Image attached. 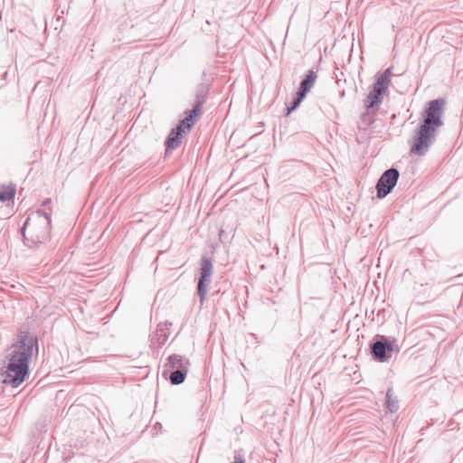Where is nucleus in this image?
<instances>
[{"label": "nucleus", "instance_id": "obj_1", "mask_svg": "<svg viewBox=\"0 0 463 463\" xmlns=\"http://www.w3.org/2000/svg\"><path fill=\"white\" fill-rule=\"evenodd\" d=\"M38 336L27 331H20L17 340L5 356V370L2 383L14 388L20 386L29 378L30 362L33 354H38Z\"/></svg>", "mask_w": 463, "mask_h": 463}, {"label": "nucleus", "instance_id": "obj_2", "mask_svg": "<svg viewBox=\"0 0 463 463\" xmlns=\"http://www.w3.org/2000/svg\"><path fill=\"white\" fill-rule=\"evenodd\" d=\"M446 101L436 99L429 101L421 114L422 120L413 136L411 153L424 156L434 142L439 128L443 125L442 116Z\"/></svg>", "mask_w": 463, "mask_h": 463}, {"label": "nucleus", "instance_id": "obj_3", "mask_svg": "<svg viewBox=\"0 0 463 463\" xmlns=\"http://www.w3.org/2000/svg\"><path fill=\"white\" fill-rule=\"evenodd\" d=\"M36 216L38 220L37 223L33 224L34 238L33 237L32 239H29L25 235V230L30 225L31 218L26 219L21 229L24 244L30 248L33 247V245L43 243L50 237L52 225L51 215L43 211L39 210L36 212Z\"/></svg>", "mask_w": 463, "mask_h": 463}, {"label": "nucleus", "instance_id": "obj_4", "mask_svg": "<svg viewBox=\"0 0 463 463\" xmlns=\"http://www.w3.org/2000/svg\"><path fill=\"white\" fill-rule=\"evenodd\" d=\"M189 364L185 356L173 354L167 357L162 375L173 385L181 384L186 378Z\"/></svg>", "mask_w": 463, "mask_h": 463}, {"label": "nucleus", "instance_id": "obj_5", "mask_svg": "<svg viewBox=\"0 0 463 463\" xmlns=\"http://www.w3.org/2000/svg\"><path fill=\"white\" fill-rule=\"evenodd\" d=\"M392 70V67H389L383 73L376 75L375 81L364 100L366 109H374L382 104L383 95L391 83Z\"/></svg>", "mask_w": 463, "mask_h": 463}, {"label": "nucleus", "instance_id": "obj_6", "mask_svg": "<svg viewBox=\"0 0 463 463\" xmlns=\"http://www.w3.org/2000/svg\"><path fill=\"white\" fill-rule=\"evenodd\" d=\"M371 355L378 363L388 362L394 352L399 353V347L394 338L376 335L370 343Z\"/></svg>", "mask_w": 463, "mask_h": 463}, {"label": "nucleus", "instance_id": "obj_7", "mask_svg": "<svg viewBox=\"0 0 463 463\" xmlns=\"http://www.w3.org/2000/svg\"><path fill=\"white\" fill-rule=\"evenodd\" d=\"M213 266L212 260L206 256H203L200 260L199 277L197 279L196 294L200 298L201 305L206 299L208 288L212 282Z\"/></svg>", "mask_w": 463, "mask_h": 463}, {"label": "nucleus", "instance_id": "obj_8", "mask_svg": "<svg viewBox=\"0 0 463 463\" xmlns=\"http://www.w3.org/2000/svg\"><path fill=\"white\" fill-rule=\"evenodd\" d=\"M399 176L400 173L398 169L394 167L384 171L376 184L377 198L383 199L386 197L395 187Z\"/></svg>", "mask_w": 463, "mask_h": 463}, {"label": "nucleus", "instance_id": "obj_9", "mask_svg": "<svg viewBox=\"0 0 463 463\" xmlns=\"http://www.w3.org/2000/svg\"><path fill=\"white\" fill-rule=\"evenodd\" d=\"M185 136V131H182L176 127L173 128L165 140V156L178 148L182 143V138Z\"/></svg>", "mask_w": 463, "mask_h": 463}, {"label": "nucleus", "instance_id": "obj_10", "mask_svg": "<svg viewBox=\"0 0 463 463\" xmlns=\"http://www.w3.org/2000/svg\"><path fill=\"white\" fill-rule=\"evenodd\" d=\"M201 113L202 112L198 109L194 111V108L185 110L184 118L181 119L175 127L179 128V129L182 131H185V134L187 135L194 126L197 118L201 115Z\"/></svg>", "mask_w": 463, "mask_h": 463}, {"label": "nucleus", "instance_id": "obj_11", "mask_svg": "<svg viewBox=\"0 0 463 463\" xmlns=\"http://www.w3.org/2000/svg\"><path fill=\"white\" fill-rule=\"evenodd\" d=\"M172 323L169 321L161 322L157 325L155 335L152 337L153 344L159 347L165 344L170 335V327Z\"/></svg>", "mask_w": 463, "mask_h": 463}, {"label": "nucleus", "instance_id": "obj_12", "mask_svg": "<svg viewBox=\"0 0 463 463\" xmlns=\"http://www.w3.org/2000/svg\"><path fill=\"white\" fill-rule=\"evenodd\" d=\"M209 90L210 87L206 83H200L197 85L195 89L194 104L193 107L194 108V111L198 109L202 112V109L206 101Z\"/></svg>", "mask_w": 463, "mask_h": 463}, {"label": "nucleus", "instance_id": "obj_13", "mask_svg": "<svg viewBox=\"0 0 463 463\" xmlns=\"http://www.w3.org/2000/svg\"><path fill=\"white\" fill-rule=\"evenodd\" d=\"M317 73L313 70H309L302 79L298 90L307 94L314 86L317 80Z\"/></svg>", "mask_w": 463, "mask_h": 463}, {"label": "nucleus", "instance_id": "obj_14", "mask_svg": "<svg viewBox=\"0 0 463 463\" xmlns=\"http://www.w3.org/2000/svg\"><path fill=\"white\" fill-rule=\"evenodd\" d=\"M15 192L16 188L13 184H10L8 186L2 185V190L0 191V202L5 203L13 200L15 195Z\"/></svg>", "mask_w": 463, "mask_h": 463}, {"label": "nucleus", "instance_id": "obj_15", "mask_svg": "<svg viewBox=\"0 0 463 463\" xmlns=\"http://www.w3.org/2000/svg\"><path fill=\"white\" fill-rule=\"evenodd\" d=\"M307 94L298 90L294 97L292 98V100L290 101V104L288 107H287V112H286V115H289L291 112H293L294 110H296L299 105L301 104V102L304 100V99L306 98Z\"/></svg>", "mask_w": 463, "mask_h": 463}, {"label": "nucleus", "instance_id": "obj_16", "mask_svg": "<svg viewBox=\"0 0 463 463\" xmlns=\"http://www.w3.org/2000/svg\"><path fill=\"white\" fill-rule=\"evenodd\" d=\"M386 406L391 412H395L399 410L398 400L393 396L392 388H388L386 392Z\"/></svg>", "mask_w": 463, "mask_h": 463}, {"label": "nucleus", "instance_id": "obj_17", "mask_svg": "<svg viewBox=\"0 0 463 463\" xmlns=\"http://www.w3.org/2000/svg\"><path fill=\"white\" fill-rule=\"evenodd\" d=\"M232 463H245V459L242 456L236 454L234 456V460Z\"/></svg>", "mask_w": 463, "mask_h": 463}, {"label": "nucleus", "instance_id": "obj_18", "mask_svg": "<svg viewBox=\"0 0 463 463\" xmlns=\"http://www.w3.org/2000/svg\"><path fill=\"white\" fill-rule=\"evenodd\" d=\"M51 203V199H46V200L43 202V205H46V204H48V203Z\"/></svg>", "mask_w": 463, "mask_h": 463}, {"label": "nucleus", "instance_id": "obj_19", "mask_svg": "<svg viewBox=\"0 0 463 463\" xmlns=\"http://www.w3.org/2000/svg\"><path fill=\"white\" fill-rule=\"evenodd\" d=\"M345 96V90L340 92V97L343 98Z\"/></svg>", "mask_w": 463, "mask_h": 463}, {"label": "nucleus", "instance_id": "obj_20", "mask_svg": "<svg viewBox=\"0 0 463 463\" xmlns=\"http://www.w3.org/2000/svg\"><path fill=\"white\" fill-rule=\"evenodd\" d=\"M366 117H367V113H364V114L363 115V119H364V120H365V118H366Z\"/></svg>", "mask_w": 463, "mask_h": 463}, {"label": "nucleus", "instance_id": "obj_21", "mask_svg": "<svg viewBox=\"0 0 463 463\" xmlns=\"http://www.w3.org/2000/svg\"><path fill=\"white\" fill-rule=\"evenodd\" d=\"M222 233H223V231H221L220 237H222Z\"/></svg>", "mask_w": 463, "mask_h": 463}]
</instances>
